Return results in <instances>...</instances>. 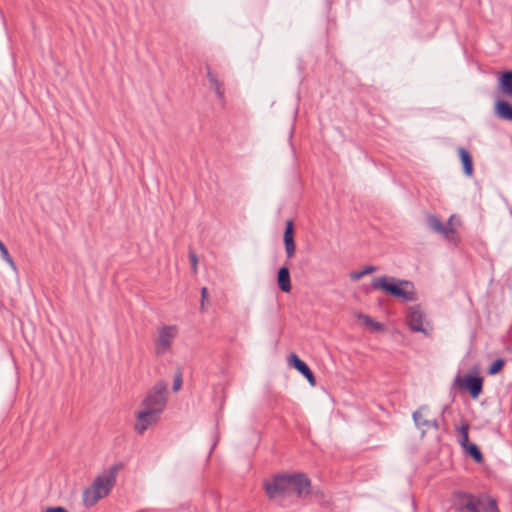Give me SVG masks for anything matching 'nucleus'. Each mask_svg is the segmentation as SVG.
I'll return each mask as SVG.
<instances>
[{
    "label": "nucleus",
    "mask_w": 512,
    "mask_h": 512,
    "mask_svg": "<svg viewBox=\"0 0 512 512\" xmlns=\"http://www.w3.org/2000/svg\"><path fill=\"white\" fill-rule=\"evenodd\" d=\"M0 251H1V252H2V254H3V257H4L7 261H9V262H11V263H12V260H11V258H10V256H9V253H8V250L6 249V247L4 246V244H3L1 241H0Z\"/></svg>",
    "instance_id": "obj_21"
},
{
    "label": "nucleus",
    "mask_w": 512,
    "mask_h": 512,
    "mask_svg": "<svg viewBox=\"0 0 512 512\" xmlns=\"http://www.w3.org/2000/svg\"><path fill=\"white\" fill-rule=\"evenodd\" d=\"M477 496L464 491H456L451 496V506L457 512H475Z\"/></svg>",
    "instance_id": "obj_7"
},
{
    "label": "nucleus",
    "mask_w": 512,
    "mask_h": 512,
    "mask_svg": "<svg viewBox=\"0 0 512 512\" xmlns=\"http://www.w3.org/2000/svg\"><path fill=\"white\" fill-rule=\"evenodd\" d=\"M501 86L504 93L512 97V72H506L502 75Z\"/></svg>",
    "instance_id": "obj_17"
},
{
    "label": "nucleus",
    "mask_w": 512,
    "mask_h": 512,
    "mask_svg": "<svg viewBox=\"0 0 512 512\" xmlns=\"http://www.w3.org/2000/svg\"><path fill=\"white\" fill-rule=\"evenodd\" d=\"M176 335L177 328L175 326H165L161 328L157 340V350L159 352L165 351L171 345V342Z\"/></svg>",
    "instance_id": "obj_9"
},
{
    "label": "nucleus",
    "mask_w": 512,
    "mask_h": 512,
    "mask_svg": "<svg viewBox=\"0 0 512 512\" xmlns=\"http://www.w3.org/2000/svg\"><path fill=\"white\" fill-rule=\"evenodd\" d=\"M455 384L458 388L468 391L473 398H477L482 392L483 378L478 375V372L476 374L457 376Z\"/></svg>",
    "instance_id": "obj_6"
},
{
    "label": "nucleus",
    "mask_w": 512,
    "mask_h": 512,
    "mask_svg": "<svg viewBox=\"0 0 512 512\" xmlns=\"http://www.w3.org/2000/svg\"><path fill=\"white\" fill-rule=\"evenodd\" d=\"M406 319L407 324L412 331L421 332L425 335H429L431 333L432 327L430 326L429 322L425 320L419 306L409 308L407 311Z\"/></svg>",
    "instance_id": "obj_5"
},
{
    "label": "nucleus",
    "mask_w": 512,
    "mask_h": 512,
    "mask_svg": "<svg viewBox=\"0 0 512 512\" xmlns=\"http://www.w3.org/2000/svg\"><path fill=\"white\" fill-rule=\"evenodd\" d=\"M121 466L111 467L105 474L97 477L93 484L87 488L83 495L85 506L91 507L100 499L106 497L115 483V478Z\"/></svg>",
    "instance_id": "obj_3"
},
{
    "label": "nucleus",
    "mask_w": 512,
    "mask_h": 512,
    "mask_svg": "<svg viewBox=\"0 0 512 512\" xmlns=\"http://www.w3.org/2000/svg\"><path fill=\"white\" fill-rule=\"evenodd\" d=\"M166 387L163 384H157L153 391L146 397L142 404V410L138 412L135 429L143 433L148 427L155 424L159 419V413L165 406Z\"/></svg>",
    "instance_id": "obj_2"
},
{
    "label": "nucleus",
    "mask_w": 512,
    "mask_h": 512,
    "mask_svg": "<svg viewBox=\"0 0 512 512\" xmlns=\"http://www.w3.org/2000/svg\"><path fill=\"white\" fill-rule=\"evenodd\" d=\"M284 242L286 251L289 257H291L295 252V243H294V230H293V222L288 221L286 223V229L284 233Z\"/></svg>",
    "instance_id": "obj_12"
},
{
    "label": "nucleus",
    "mask_w": 512,
    "mask_h": 512,
    "mask_svg": "<svg viewBox=\"0 0 512 512\" xmlns=\"http://www.w3.org/2000/svg\"><path fill=\"white\" fill-rule=\"evenodd\" d=\"M264 488L270 498L290 492L302 496L309 492L310 481L303 474H280L265 480Z\"/></svg>",
    "instance_id": "obj_1"
},
{
    "label": "nucleus",
    "mask_w": 512,
    "mask_h": 512,
    "mask_svg": "<svg viewBox=\"0 0 512 512\" xmlns=\"http://www.w3.org/2000/svg\"><path fill=\"white\" fill-rule=\"evenodd\" d=\"M371 271H372V269H369V270H368V272H371ZM365 273H367V271H365V272H363V273H361V274H357V275H355L354 277H355V279H358V278H360V277H361L363 274H365Z\"/></svg>",
    "instance_id": "obj_26"
},
{
    "label": "nucleus",
    "mask_w": 512,
    "mask_h": 512,
    "mask_svg": "<svg viewBox=\"0 0 512 512\" xmlns=\"http://www.w3.org/2000/svg\"><path fill=\"white\" fill-rule=\"evenodd\" d=\"M504 367V360L497 359L492 363V365L489 368V374L494 375L499 373Z\"/></svg>",
    "instance_id": "obj_18"
},
{
    "label": "nucleus",
    "mask_w": 512,
    "mask_h": 512,
    "mask_svg": "<svg viewBox=\"0 0 512 512\" xmlns=\"http://www.w3.org/2000/svg\"><path fill=\"white\" fill-rule=\"evenodd\" d=\"M462 447L477 463L483 461V455L475 444L467 442V444H463Z\"/></svg>",
    "instance_id": "obj_16"
},
{
    "label": "nucleus",
    "mask_w": 512,
    "mask_h": 512,
    "mask_svg": "<svg viewBox=\"0 0 512 512\" xmlns=\"http://www.w3.org/2000/svg\"><path fill=\"white\" fill-rule=\"evenodd\" d=\"M362 319L365 322V324L375 328H380V325L378 323H374L373 320H371L368 316H364Z\"/></svg>",
    "instance_id": "obj_22"
},
{
    "label": "nucleus",
    "mask_w": 512,
    "mask_h": 512,
    "mask_svg": "<svg viewBox=\"0 0 512 512\" xmlns=\"http://www.w3.org/2000/svg\"><path fill=\"white\" fill-rule=\"evenodd\" d=\"M475 512H500L495 498L487 494L477 496Z\"/></svg>",
    "instance_id": "obj_10"
},
{
    "label": "nucleus",
    "mask_w": 512,
    "mask_h": 512,
    "mask_svg": "<svg viewBox=\"0 0 512 512\" xmlns=\"http://www.w3.org/2000/svg\"><path fill=\"white\" fill-rule=\"evenodd\" d=\"M468 430H469V425L468 424H464L461 426L460 428V434H461V445L463 444H467V442H470L469 441V434H468Z\"/></svg>",
    "instance_id": "obj_19"
},
{
    "label": "nucleus",
    "mask_w": 512,
    "mask_h": 512,
    "mask_svg": "<svg viewBox=\"0 0 512 512\" xmlns=\"http://www.w3.org/2000/svg\"><path fill=\"white\" fill-rule=\"evenodd\" d=\"M278 284L283 292L291 291V282L289 270L286 267H282L278 272Z\"/></svg>",
    "instance_id": "obj_13"
},
{
    "label": "nucleus",
    "mask_w": 512,
    "mask_h": 512,
    "mask_svg": "<svg viewBox=\"0 0 512 512\" xmlns=\"http://www.w3.org/2000/svg\"><path fill=\"white\" fill-rule=\"evenodd\" d=\"M428 221L433 230L443 234L448 239L453 238L456 228L460 225V221L455 216L449 218L446 226L435 216H429Z\"/></svg>",
    "instance_id": "obj_8"
},
{
    "label": "nucleus",
    "mask_w": 512,
    "mask_h": 512,
    "mask_svg": "<svg viewBox=\"0 0 512 512\" xmlns=\"http://www.w3.org/2000/svg\"><path fill=\"white\" fill-rule=\"evenodd\" d=\"M289 364L298 370L311 385H315V377L309 367L296 355L291 354L288 358Z\"/></svg>",
    "instance_id": "obj_11"
},
{
    "label": "nucleus",
    "mask_w": 512,
    "mask_h": 512,
    "mask_svg": "<svg viewBox=\"0 0 512 512\" xmlns=\"http://www.w3.org/2000/svg\"><path fill=\"white\" fill-rule=\"evenodd\" d=\"M190 260H191V263H192L193 269H194V270H196V268H197V262H198L196 255H195V254H191V255H190Z\"/></svg>",
    "instance_id": "obj_24"
},
{
    "label": "nucleus",
    "mask_w": 512,
    "mask_h": 512,
    "mask_svg": "<svg viewBox=\"0 0 512 512\" xmlns=\"http://www.w3.org/2000/svg\"><path fill=\"white\" fill-rule=\"evenodd\" d=\"M372 287L377 290H383L404 301H413L416 299L414 286L409 281H396L393 278L382 276L372 281Z\"/></svg>",
    "instance_id": "obj_4"
},
{
    "label": "nucleus",
    "mask_w": 512,
    "mask_h": 512,
    "mask_svg": "<svg viewBox=\"0 0 512 512\" xmlns=\"http://www.w3.org/2000/svg\"><path fill=\"white\" fill-rule=\"evenodd\" d=\"M202 306L204 305V300L207 299V296H208V291H207V288H202Z\"/></svg>",
    "instance_id": "obj_25"
},
{
    "label": "nucleus",
    "mask_w": 512,
    "mask_h": 512,
    "mask_svg": "<svg viewBox=\"0 0 512 512\" xmlns=\"http://www.w3.org/2000/svg\"><path fill=\"white\" fill-rule=\"evenodd\" d=\"M182 385V378L180 374H177L174 379L173 390L178 391Z\"/></svg>",
    "instance_id": "obj_20"
},
{
    "label": "nucleus",
    "mask_w": 512,
    "mask_h": 512,
    "mask_svg": "<svg viewBox=\"0 0 512 512\" xmlns=\"http://www.w3.org/2000/svg\"><path fill=\"white\" fill-rule=\"evenodd\" d=\"M458 152H459V156H460L465 174L468 176H471L473 174L472 157L470 156L468 151H466L464 148H460Z\"/></svg>",
    "instance_id": "obj_14"
},
{
    "label": "nucleus",
    "mask_w": 512,
    "mask_h": 512,
    "mask_svg": "<svg viewBox=\"0 0 512 512\" xmlns=\"http://www.w3.org/2000/svg\"><path fill=\"white\" fill-rule=\"evenodd\" d=\"M45 512H67V511H66V509H64L62 507H53V508L46 509Z\"/></svg>",
    "instance_id": "obj_23"
},
{
    "label": "nucleus",
    "mask_w": 512,
    "mask_h": 512,
    "mask_svg": "<svg viewBox=\"0 0 512 512\" xmlns=\"http://www.w3.org/2000/svg\"><path fill=\"white\" fill-rule=\"evenodd\" d=\"M497 113L500 117L512 120V106L506 101H499L496 105Z\"/></svg>",
    "instance_id": "obj_15"
}]
</instances>
